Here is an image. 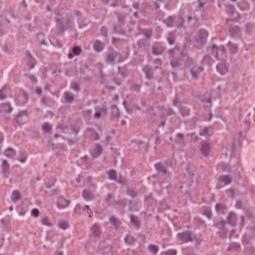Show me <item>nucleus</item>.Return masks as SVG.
<instances>
[{
    "instance_id": "f257e3e1",
    "label": "nucleus",
    "mask_w": 255,
    "mask_h": 255,
    "mask_svg": "<svg viewBox=\"0 0 255 255\" xmlns=\"http://www.w3.org/2000/svg\"><path fill=\"white\" fill-rule=\"evenodd\" d=\"M177 238L182 243L192 242L194 239L196 240V236L193 235L189 231L178 234Z\"/></svg>"
},
{
    "instance_id": "f03ea898",
    "label": "nucleus",
    "mask_w": 255,
    "mask_h": 255,
    "mask_svg": "<svg viewBox=\"0 0 255 255\" xmlns=\"http://www.w3.org/2000/svg\"><path fill=\"white\" fill-rule=\"evenodd\" d=\"M200 151L204 156H207L211 151L210 143L207 142H202L200 144Z\"/></svg>"
},
{
    "instance_id": "7ed1b4c3",
    "label": "nucleus",
    "mask_w": 255,
    "mask_h": 255,
    "mask_svg": "<svg viewBox=\"0 0 255 255\" xmlns=\"http://www.w3.org/2000/svg\"><path fill=\"white\" fill-rule=\"evenodd\" d=\"M208 32L205 30L201 29L199 31L198 38L196 39L197 43L203 45L206 42Z\"/></svg>"
},
{
    "instance_id": "20e7f679",
    "label": "nucleus",
    "mask_w": 255,
    "mask_h": 255,
    "mask_svg": "<svg viewBox=\"0 0 255 255\" xmlns=\"http://www.w3.org/2000/svg\"><path fill=\"white\" fill-rule=\"evenodd\" d=\"M119 56V53L112 49L111 51H109L107 53L106 58V61L108 63L113 64L114 62L115 59Z\"/></svg>"
},
{
    "instance_id": "39448f33",
    "label": "nucleus",
    "mask_w": 255,
    "mask_h": 255,
    "mask_svg": "<svg viewBox=\"0 0 255 255\" xmlns=\"http://www.w3.org/2000/svg\"><path fill=\"white\" fill-rule=\"evenodd\" d=\"M217 71L221 75H225L228 72V66L225 61L219 63L216 66Z\"/></svg>"
},
{
    "instance_id": "423d86ee",
    "label": "nucleus",
    "mask_w": 255,
    "mask_h": 255,
    "mask_svg": "<svg viewBox=\"0 0 255 255\" xmlns=\"http://www.w3.org/2000/svg\"><path fill=\"white\" fill-rule=\"evenodd\" d=\"M91 236L94 237H99L101 234V227L97 224H95L91 228Z\"/></svg>"
},
{
    "instance_id": "0eeeda50",
    "label": "nucleus",
    "mask_w": 255,
    "mask_h": 255,
    "mask_svg": "<svg viewBox=\"0 0 255 255\" xmlns=\"http://www.w3.org/2000/svg\"><path fill=\"white\" fill-rule=\"evenodd\" d=\"M225 222L223 220L215 225L217 228L221 230V232L220 233V237L222 238H224L228 232L227 230L225 227Z\"/></svg>"
},
{
    "instance_id": "6e6552de",
    "label": "nucleus",
    "mask_w": 255,
    "mask_h": 255,
    "mask_svg": "<svg viewBox=\"0 0 255 255\" xmlns=\"http://www.w3.org/2000/svg\"><path fill=\"white\" fill-rule=\"evenodd\" d=\"M28 100V96L26 93L23 91L20 93L17 99V102L19 105H23L27 103Z\"/></svg>"
},
{
    "instance_id": "1a4fd4ad",
    "label": "nucleus",
    "mask_w": 255,
    "mask_h": 255,
    "mask_svg": "<svg viewBox=\"0 0 255 255\" xmlns=\"http://www.w3.org/2000/svg\"><path fill=\"white\" fill-rule=\"evenodd\" d=\"M226 10L228 13L231 15L236 14V16L233 18V19L235 20H237L239 18V15L237 13H236L235 7L233 5L231 4H227L226 5Z\"/></svg>"
},
{
    "instance_id": "9d476101",
    "label": "nucleus",
    "mask_w": 255,
    "mask_h": 255,
    "mask_svg": "<svg viewBox=\"0 0 255 255\" xmlns=\"http://www.w3.org/2000/svg\"><path fill=\"white\" fill-rule=\"evenodd\" d=\"M95 111L94 117L96 119H99L102 116L106 114V109L105 107L100 108L99 107H96L95 108Z\"/></svg>"
},
{
    "instance_id": "9b49d317",
    "label": "nucleus",
    "mask_w": 255,
    "mask_h": 255,
    "mask_svg": "<svg viewBox=\"0 0 255 255\" xmlns=\"http://www.w3.org/2000/svg\"><path fill=\"white\" fill-rule=\"evenodd\" d=\"M70 203L68 200H66L63 197H60L58 199L57 203V206L60 209H64L67 207Z\"/></svg>"
},
{
    "instance_id": "f8f14e48",
    "label": "nucleus",
    "mask_w": 255,
    "mask_h": 255,
    "mask_svg": "<svg viewBox=\"0 0 255 255\" xmlns=\"http://www.w3.org/2000/svg\"><path fill=\"white\" fill-rule=\"evenodd\" d=\"M229 32L232 36L235 37H240L241 33L239 27L237 26L231 27L229 29Z\"/></svg>"
},
{
    "instance_id": "ddd939ff",
    "label": "nucleus",
    "mask_w": 255,
    "mask_h": 255,
    "mask_svg": "<svg viewBox=\"0 0 255 255\" xmlns=\"http://www.w3.org/2000/svg\"><path fill=\"white\" fill-rule=\"evenodd\" d=\"M203 71V68L202 66H199L198 67H195L190 70V72L192 77L193 78H197L198 75Z\"/></svg>"
},
{
    "instance_id": "4468645a",
    "label": "nucleus",
    "mask_w": 255,
    "mask_h": 255,
    "mask_svg": "<svg viewBox=\"0 0 255 255\" xmlns=\"http://www.w3.org/2000/svg\"><path fill=\"white\" fill-rule=\"evenodd\" d=\"M142 71L144 73L145 76L147 78L150 79L153 77V71L151 68L148 66H145L142 69Z\"/></svg>"
},
{
    "instance_id": "2eb2a0df",
    "label": "nucleus",
    "mask_w": 255,
    "mask_h": 255,
    "mask_svg": "<svg viewBox=\"0 0 255 255\" xmlns=\"http://www.w3.org/2000/svg\"><path fill=\"white\" fill-rule=\"evenodd\" d=\"M9 169V166L7 163V162L4 160L2 161V173L3 174L4 177L6 178L7 177L8 174V170Z\"/></svg>"
},
{
    "instance_id": "dca6fc26",
    "label": "nucleus",
    "mask_w": 255,
    "mask_h": 255,
    "mask_svg": "<svg viewBox=\"0 0 255 255\" xmlns=\"http://www.w3.org/2000/svg\"><path fill=\"white\" fill-rule=\"evenodd\" d=\"M219 180L223 182L225 185H228L231 182L232 178L230 175H220L219 177Z\"/></svg>"
},
{
    "instance_id": "f3484780",
    "label": "nucleus",
    "mask_w": 255,
    "mask_h": 255,
    "mask_svg": "<svg viewBox=\"0 0 255 255\" xmlns=\"http://www.w3.org/2000/svg\"><path fill=\"white\" fill-rule=\"evenodd\" d=\"M227 221L231 225L233 226H235L236 223L235 214L233 212H231L228 217Z\"/></svg>"
},
{
    "instance_id": "a211bd4d",
    "label": "nucleus",
    "mask_w": 255,
    "mask_h": 255,
    "mask_svg": "<svg viewBox=\"0 0 255 255\" xmlns=\"http://www.w3.org/2000/svg\"><path fill=\"white\" fill-rule=\"evenodd\" d=\"M109 221L110 223L112 224L116 229L118 228L121 224L120 221L114 216L111 217Z\"/></svg>"
},
{
    "instance_id": "6ab92c4d",
    "label": "nucleus",
    "mask_w": 255,
    "mask_h": 255,
    "mask_svg": "<svg viewBox=\"0 0 255 255\" xmlns=\"http://www.w3.org/2000/svg\"><path fill=\"white\" fill-rule=\"evenodd\" d=\"M9 23V21L7 20H4L3 18H1L0 20V36L4 34L6 32V28L4 26V23Z\"/></svg>"
},
{
    "instance_id": "aec40b11",
    "label": "nucleus",
    "mask_w": 255,
    "mask_h": 255,
    "mask_svg": "<svg viewBox=\"0 0 255 255\" xmlns=\"http://www.w3.org/2000/svg\"><path fill=\"white\" fill-rule=\"evenodd\" d=\"M12 110L9 104H3L0 105V113L7 112L10 113Z\"/></svg>"
},
{
    "instance_id": "412c9836",
    "label": "nucleus",
    "mask_w": 255,
    "mask_h": 255,
    "mask_svg": "<svg viewBox=\"0 0 255 255\" xmlns=\"http://www.w3.org/2000/svg\"><path fill=\"white\" fill-rule=\"evenodd\" d=\"M163 51L162 47L158 45H154L152 48V52L155 55H159Z\"/></svg>"
},
{
    "instance_id": "4be33fe9",
    "label": "nucleus",
    "mask_w": 255,
    "mask_h": 255,
    "mask_svg": "<svg viewBox=\"0 0 255 255\" xmlns=\"http://www.w3.org/2000/svg\"><path fill=\"white\" fill-rule=\"evenodd\" d=\"M26 56L28 58V61L27 62L28 65L29 69H32L34 67L35 64V59L31 57V55L28 52H27Z\"/></svg>"
},
{
    "instance_id": "5701e85b",
    "label": "nucleus",
    "mask_w": 255,
    "mask_h": 255,
    "mask_svg": "<svg viewBox=\"0 0 255 255\" xmlns=\"http://www.w3.org/2000/svg\"><path fill=\"white\" fill-rule=\"evenodd\" d=\"M82 196L87 201L92 200L93 198V195L92 193L91 192L86 190L83 191Z\"/></svg>"
},
{
    "instance_id": "b1692460",
    "label": "nucleus",
    "mask_w": 255,
    "mask_h": 255,
    "mask_svg": "<svg viewBox=\"0 0 255 255\" xmlns=\"http://www.w3.org/2000/svg\"><path fill=\"white\" fill-rule=\"evenodd\" d=\"M64 21V18H56L57 25L60 32H63L65 29L64 26L63 25Z\"/></svg>"
},
{
    "instance_id": "393cba45",
    "label": "nucleus",
    "mask_w": 255,
    "mask_h": 255,
    "mask_svg": "<svg viewBox=\"0 0 255 255\" xmlns=\"http://www.w3.org/2000/svg\"><path fill=\"white\" fill-rule=\"evenodd\" d=\"M20 199L19 192L18 190H14L13 191L11 196V200L14 202H16Z\"/></svg>"
},
{
    "instance_id": "a878e982",
    "label": "nucleus",
    "mask_w": 255,
    "mask_h": 255,
    "mask_svg": "<svg viewBox=\"0 0 255 255\" xmlns=\"http://www.w3.org/2000/svg\"><path fill=\"white\" fill-rule=\"evenodd\" d=\"M228 49L231 54H235L238 51V47L231 42H229L227 45Z\"/></svg>"
},
{
    "instance_id": "bb28decb",
    "label": "nucleus",
    "mask_w": 255,
    "mask_h": 255,
    "mask_svg": "<svg viewBox=\"0 0 255 255\" xmlns=\"http://www.w3.org/2000/svg\"><path fill=\"white\" fill-rule=\"evenodd\" d=\"M102 151V147L99 145L96 144V147L95 148L94 152L92 153L93 157L94 158L98 157L101 154Z\"/></svg>"
},
{
    "instance_id": "cd10ccee",
    "label": "nucleus",
    "mask_w": 255,
    "mask_h": 255,
    "mask_svg": "<svg viewBox=\"0 0 255 255\" xmlns=\"http://www.w3.org/2000/svg\"><path fill=\"white\" fill-rule=\"evenodd\" d=\"M127 194L132 198H134L137 195L138 192L133 188H128L127 189Z\"/></svg>"
},
{
    "instance_id": "c85d7f7f",
    "label": "nucleus",
    "mask_w": 255,
    "mask_h": 255,
    "mask_svg": "<svg viewBox=\"0 0 255 255\" xmlns=\"http://www.w3.org/2000/svg\"><path fill=\"white\" fill-rule=\"evenodd\" d=\"M155 168L158 172L166 173L165 167L163 164L158 163L155 164Z\"/></svg>"
},
{
    "instance_id": "c756f323",
    "label": "nucleus",
    "mask_w": 255,
    "mask_h": 255,
    "mask_svg": "<svg viewBox=\"0 0 255 255\" xmlns=\"http://www.w3.org/2000/svg\"><path fill=\"white\" fill-rule=\"evenodd\" d=\"M5 155L9 158H12L15 155V151L12 148H8L5 151Z\"/></svg>"
},
{
    "instance_id": "7c9ffc66",
    "label": "nucleus",
    "mask_w": 255,
    "mask_h": 255,
    "mask_svg": "<svg viewBox=\"0 0 255 255\" xmlns=\"http://www.w3.org/2000/svg\"><path fill=\"white\" fill-rule=\"evenodd\" d=\"M209 48L210 49L211 54L214 56L217 59H218V47L216 45H213Z\"/></svg>"
},
{
    "instance_id": "2f4dec72",
    "label": "nucleus",
    "mask_w": 255,
    "mask_h": 255,
    "mask_svg": "<svg viewBox=\"0 0 255 255\" xmlns=\"http://www.w3.org/2000/svg\"><path fill=\"white\" fill-rule=\"evenodd\" d=\"M240 249V246L239 244L233 243L230 244L228 249L229 251H238Z\"/></svg>"
},
{
    "instance_id": "473e14b6",
    "label": "nucleus",
    "mask_w": 255,
    "mask_h": 255,
    "mask_svg": "<svg viewBox=\"0 0 255 255\" xmlns=\"http://www.w3.org/2000/svg\"><path fill=\"white\" fill-rule=\"evenodd\" d=\"M108 178L111 180H117V173L113 169H111L108 172Z\"/></svg>"
},
{
    "instance_id": "72a5a7b5",
    "label": "nucleus",
    "mask_w": 255,
    "mask_h": 255,
    "mask_svg": "<svg viewBox=\"0 0 255 255\" xmlns=\"http://www.w3.org/2000/svg\"><path fill=\"white\" fill-rule=\"evenodd\" d=\"M225 49L223 46L218 47V59H222L225 56Z\"/></svg>"
},
{
    "instance_id": "f704fd0d",
    "label": "nucleus",
    "mask_w": 255,
    "mask_h": 255,
    "mask_svg": "<svg viewBox=\"0 0 255 255\" xmlns=\"http://www.w3.org/2000/svg\"><path fill=\"white\" fill-rule=\"evenodd\" d=\"M27 115L26 111H22L20 112L16 116V122L18 124H21L22 122L21 118L23 116H26Z\"/></svg>"
},
{
    "instance_id": "c9c22d12",
    "label": "nucleus",
    "mask_w": 255,
    "mask_h": 255,
    "mask_svg": "<svg viewBox=\"0 0 255 255\" xmlns=\"http://www.w3.org/2000/svg\"><path fill=\"white\" fill-rule=\"evenodd\" d=\"M112 109V114L114 117H115L116 118H118L120 115V113L119 109L115 105H113L111 107Z\"/></svg>"
},
{
    "instance_id": "e433bc0d",
    "label": "nucleus",
    "mask_w": 255,
    "mask_h": 255,
    "mask_svg": "<svg viewBox=\"0 0 255 255\" xmlns=\"http://www.w3.org/2000/svg\"><path fill=\"white\" fill-rule=\"evenodd\" d=\"M216 209L217 212H222L223 213L224 211L227 209V208L226 205L224 204H217L216 206Z\"/></svg>"
},
{
    "instance_id": "4c0bfd02",
    "label": "nucleus",
    "mask_w": 255,
    "mask_h": 255,
    "mask_svg": "<svg viewBox=\"0 0 255 255\" xmlns=\"http://www.w3.org/2000/svg\"><path fill=\"white\" fill-rule=\"evenodd\" d=\"M42 128L44 132L49 133L51 130V127L49 123H44L42 125Z\"/></svg>"
},
{
    "instance_id": "58836bf2",
    "label": "nucleus",
    "mask_w": 255,
    "mask_h": 255,
    "mask_svg": "<svg viewBox=\"0 0 255 255\" xmlns=\"http://www.w3.org/2000/svg\"><path fill=\"white\" fill-rule=\"evenodd\" d=\"M64 95L66 102L71 103L73 101L74 98L72 93L66 92L64 94Z\"/></svg>"
},
{
    "instance_id": "ea45409f",
    "label": "nucleus",
    "mask_w": 255,
    "mask_h": 255,
    "mask_svg": "<svg viewBox=\"0 0 255 255\" xmlns=\"http://www.w3.org/2000/svg\"><path fill=\"white\" fill-rule=\"evenodd\" d=\"M167 41L169 44L172 45L174 43L175 34L174 33H169L167 38Z\"/></svg>"
},
{
    "instance_id": "a19ab883",
    "label": "nucleus",
    "mask_w": 255,
    "mask_h": 255,
    "mask_svg": "<svg viewBox=\"0 0 255 255\" xmlns=\"http://www.w3.org/2000/svg\"><path fill=\"white\" fill-rule=\"evenodd\" d=\"M148 250L153 255H155L157 253L158 249L157 246L151 245L148 246Z\"/></svg>"
},
{
    "instance_id": "79ce46f5",
    "label": "nucleus",
    "mask_w": 255,
    "mask_h": 255,
    "mask_svg": "<svg viewBox=\"0 0 255 255\" xmlns=\"http://www.w3.org/2000/svg\"><path fill=\"white\" fill-rule=\"evenodd\" d=\"M134 241V238L131 235H127L125 238V242L128 245H132Z\"/></svg>"
},
{
    "instance_id": "37998d69",
    "label": "nucleus",
    "mask_w": 255,
    "mask_h": 255,
    "mask_svg": "<svg viewBox=\"0 0 255 255\" xmlns=\"http://www.w3.org/2000/svg\"><path fill=\"white\" fill-rule=\"evenodd\" d=\"M222 169L223 171L230 172L231 170L230 167L226 163H222L220 165H219Z\"/></svg>"
},
{
    "instance_id": "c03bdc74",
    "label": "nucleus",
    "mask_w": 255,
    "mask_h": 255,
    "mask_svg": "<svg viewBox=\"0 0 255 255\" xmlns=\"http://www.w3.org/2000/svg\"><path fill=\"white\" fill-rule=\"evenodd\" d=\"M211 61H212V58L210 56L207 55V56H205L204 57V58L202 61V63L203 64H208L211 65Z\"/></svg>"
},
{
    "instance_id": "a18cd8bd",
    "label": "nucleus",
    "mask_w": 255,
    "mask_h": 255,
    "mask_svg": "<svg viewBox=\"0 0 255 255\" xmlns=\"http://www.w3.org/2000/svg\"><path fill=\"white\" fill-rule=\"evenodd\" d=\"M130 222L132 224L136 227H138L139 225V222L137 219V218L135 216H131L130 217Z\"/></svg>"
},
{
    "instance_id": "49530a36",
    "label": "nucleus",
    "mask_w": 255,
    "mask_h": 255,
    "mask_svg": "<svg viewBox=\"0 0 255 255\" xmlns=\"http://www.w3.org/2000/svg\"><path fill=\"white\" fill-rule=\"evenodd\" d=\"M94 48L97 51H100L102 49V43L99 41H96L94 44Z\"/></svg>"
},
{
    "instance_id": "de8ad7c7",
    "label": "nucleus",
    "mask_w": 255,
    "mask_h": 255,
    "mask_svg": "<svg viewBox=\"0 0 255 255\" xmlns=\"http://www.w3.org/2000/svg\"><path fill=\"white\" fill-rule=\"evenodd\" d=\"M55 181H56V179L53 177H52L50 178H49L46 183V185H47V187L48 188L51 187L52 186H53L54 185Z\"/></svg>"
},
{
    "instance_id": "09e8293b",
    "label": "nucleus",
    "mask_w": 255,
    "mask_h": 255,
    "mask_svg": "<svg viewBox=\"0 0 255 255\" xmlns=\"http://www.w3.org/2000/svg\"><path fill=\"white\" fill-rule=\"evenodd\" d=\"M81 49L78 46H74L72 49V53L75 55H78L80 54Z\"/></svg>"
},
{
    "instance_id": "8fccbe9b",
    "label": "nucleus",
    "mask_w": 255,
    "mask_h": 255,
    "mask_svg": "<svg viewBox=\"0 0 255 255\" xmlns=\"http://www.w3.org/2000/svg\"><path fill=\"white\" fill-rule=\"evenodd\" d=\"M144 201L147 203L152 204L154 202V200L151 195H149L145 197Z\"/></svg>"
},
{
    "instance_id": "3c124183",
    "label": "nucleus",
    "mask_w": 255,
    "mask_h": 255,
    "mask_svg": "<svg viewBox=\"0 0 255 255\" xmlns=\"http://www.w3.org/2000/svg\"><path fill=\"white\" fill-rule=\"evenodd\" d=\"M42 224L44 225L48 226H51V224L49 221V219L48 217H44L41 221Z\"/></svg>"
},
{
    "instance_id": "603ef678",
    "label": "nucleus",
    "mask_w": 255,
    "mask_h": 255,
    "mask_svg": "<svg viewBox=\"0 0 255 255\" xmlns=\"http://www.w3.org/2000/svg\"><path fill=\"white\" fill-rule=\"evenodd\" d=\"M180 113L183 116H186L189 114V110L183 107H180Z\"/></svg>"
},
{
    "instance_id": "864d4df0",
    "label": "nucleus",
    "mask_w": 255,
    "mask_h": 255,
    "mask_svg": "<svg viewBox=\"0 0 255 255\" xmlns=\"http://www.w3.org/2000/svg\"><path fill=\"white\" fill-rule=\"evenodd\" d=\"M164 22L168 27L173 26V19L171 17H169L164 21Z\"/></svg>"
},
{
    "instance_id": "5fc2aeb1",
    "label": "nucleus",
    "mask_w": 255,
    "mask_h": 255,
    "mask_svg": "<svg viewBox=\"0 0 255 255\" xmlns=\"http://www.w3.org/2000/svg\"><path fill=\"white\" fill-rule=\"evenodd\" d=\"M116 180L119 183L121 184H125L127 182L126 179L122 176H119L118 178H117Z\"/></svg>"
},
{
    "instance_id": "6e6d98bb",
    "label": "nucleus",
    "mask_w": 255,
    "mask_h": 255,
    "mask_svg": "<svg viewBox=\"0 0 255 255\" xmlns=\"http://www.w3.org/2000/svg\"><path fill=\"white\" fill-rule=\"evenodd\" d=\"M208 128H202L199 132V135L201 136H206L208 133Z\"/></svg>"
},
{
    "instance_id": "4d7b16f0",
    "label": "nucleus",
    "mask_w": 255,
    "mask_h": 255,
    "mask_svg": "<svg viewBox=\"0 0 255 255\" xmlns=\"http://www.w3.org/2000/svg\"><path fill=\"white\" fill-rule=\"evenodd\" d=\"M171 65L173 68L177 67L180 65L179 60L173 59L171 61Z\"/></svg>"
},
{
    "instance_id": "13d9d810",
    "label": "nucleus",
    "mask_w": 255,
    "mask_h": 255,
    "mask_svg": "<svg viewBox=\"0 0 255 255\" xmlns=\"http://www.w3.org/2000/svg\"><path fill=\"white\" fill-rule=\"evenodd\" d=\"M59 227L63 230H65L68 227V224L66 222H62L59 223Z\"/></svg>"
},
{
    "instance_id": "bf43d9fd",
    "label": "nucleus",
    "mask_w": 255,
    "mask_h": 255,
    "mask_svg": "<svg viewBox=\"0 0 255 255\" xmlns=\"http://www.w3.org/2000/svg\"><path fill=\"white\" fill-rule=\"evenodd\" d=\"M143 34L144 35V36L145 37V38L148 39L150 37V36L151 35V31H150L149 30L145 29V30H143Z\"/></svg>"
},
{
    "instance_id": "052dcab7",
    "label": "nucleus",
    "mask_w": 255,
    "mask_h": 255,
    "mask_svg": "<svg viewBox=\"0 0 255 255\" xmlns=\"http://www.w3.org/2000/svg\"><path fill=\"white\" fill-rule=\"evenodd\" d=\"M204 214L208 218H211V217L212 216L211 211L209 209H206V208L204 209Z\"/></svg>"
},
{
    "instance_id": "680f3d73",
    "label": "nucleus",
    "mask_w": 255,
    "mask_h": 255,
    "mask_svg": "<svg viewBox=\"0 0 255 255\" xmlns=\"http://www.w3.org/2000/svg\"><path fill=\"white\" fill-rule=\"evenodd\" d=\"M112 198H113V197L110 194H108L107 196L106 199V202L109 205H113V203H112V201H111Z\"/></svg>"
},
{
    "instance_id": "e2e57ef3",
    "label": "nucleus",
    "mask_w": 255,
    "mask_h": 255,
    "mask_svg": "<svg viewBox=\"0 0 255 255\" xmlns=\"http://www.w3.org/2000/svg\"><path fill=\"white\" fill-rule=\"evenodd\" d=\"M39 214V210L37 209H33L31 211V215L35 218L38 217Z\"/></svg>"
},
{
    "instance_id": "0e129e2a",
    "label": "nucleus",
    "mask_w": 255,
    "mask_h": 255,
    "mask_svg": "<svg viewBox=\"0 0 255 255\" xmlns=\"http://www.w3.org/2000/svg\"><path fill=\"white\" fill-rule=\"evenodd\" d=\"M164 254L165 255H176V251L174 250H169L164 253Z\"/></svg>"
},
{
    "instance_id": "69168bd1",
    "label": "nucleus",
    "mask_w": 255,
    "mask_h": 255,
    "mask_svg": "<svg viewBox=\"0 0 255 255\" xmlns=\"http://www.w3.org/2000/svg\"><path fill=\"white\" fill-rule=\"evenodd\" d=\"M112 42L114 44L120 43L121 44H123L124 42H125L126 41L125 40H123L121 39L116 38H113L112 39Z\"/></svg>"
},
{
    "instance_id": "338daca9",
    "label": "nucleus",
    "mask_w": 255,
    "mask_h": 255,
    "mask_svg": "<svg viewBox=\"0 0 255 255\" xmlns=\"http://www.w3.org/2000/svg\"><path fill=\"white\" fill-rule=\"evenodd\" d=\"M71 88L76 91H79L80 90V87L79 85L76 83H73L71 85Z\"/></svg>"
},
{
    "instance_id": "774afa93",
    "label": "nucleus",
    "mask_w": 255,
    "mask_h": 255,
    "mask_svg": "<svg viewBox=\"0 0 255 255\" xmlns=\"http://www.w3.org/2000/svg\"><path fill=\"white\" fill-rule=\"evenodd\" d=\"M26 155L24 154H22L20 156H19L18 158V160L22 163H24L26 159Z\"/></svg>"
}]
</instances>
